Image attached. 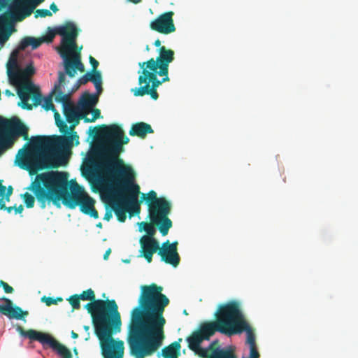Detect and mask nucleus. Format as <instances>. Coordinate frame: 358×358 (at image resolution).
<instances>
[{
    "mask_svg": "<svg viewBox=\"0 0 358 358\" xmlns=\"http://www.w3.org/2000/svg\"><path fill=\"white\" fill-rule=\"evenodd\" d=\"M41 301L43 302H45L46 306H50L52 305L56 304V301L55 300V299L52 297H50V296H43L41 298Z\"/></svg>",
    "mask_w": 358,
    "mask_h": 358,
    "instance_id": "obj_41",
    "label": "nucleus"
},
{
    "mask_svg": "<svg viewBox=\"0 0 358 358\" xmlns=\"http://www.w3.org/2000/svg\"><path fill=\"white\" fill-rule=\"evenodd\" d=\"M92 132L103 143L98 167L112 187L114 198L111 201V208L117 220L124 222L127 219V212L130 209L136 214L140 212L138 200L140 187L135 182V173L119 157L124 150L123 145L127 144L129 139L117 124H101L94 128Z\"/></svg>",
    "mask_w": 358,
    "mask_h": 358,
    "instance_id": "obj_1",
    "label": "nucleus"
},
{
    "mask_svg": "<svg viewBox=\"0 0 358 358\" xmlns=\"http://www.w3.org/2000/svg\"><path fill=\"white\" fill-rule=\"evenodd\" d=\"M35 5H30L29 0H13L8 6V10L0 15V17L15 25L31 15Z\"/></svg>",
    "mask_w": 358,
    "mask_h": 358,
    "instance_id": "obj_14",
    "label": "nucleus"
},
{
    "mask_svg": "<svg viewBox=\"0 0 358 358\" xmlns=\"http://www.w3.org/2000/svg\"><path fill=\"white\" fill-rule=\"evenodd\" d=\"M149 50H150L149 45H147V46H146V50H148V51Z\"/></svg>",
    "mask_w": 358,
    "mask_h": 358,
    "instance_id": "obj_64",
    "label": "nucleus"
},
{
    "mask_svg": "<svg viewBox=\"0 0 358 358\" xmlns=\"http://www.w3.org/2000/svg\"><path fill=\"white\" fill-rule=\"evenodd\" d=\"M22 197L27 208H31L34 206L35 199L34 196L29 194L28 192H26L22 195Z\"/></svg>",
    "mask_w": 358,
    "mask_h": 358,
    "instance_id": "obj_34",
    "label": "nucleus"
},
{
    "mask_svg": "<svg viewBox=\"0 0 358 358\" xmlns=\"http://www.w3.org/2000/svg\"><path fill=\"white\" fill-rule=\"evenodd\" d=\"M57 35L62 36L61 45L57 52L63 59L64 73L73 78L77 71L83 72L85 66L81 61L80 50L77 51L76 39L78 29L72 22H66L57 27Z\"/></svg>",
    "mask_w": 358,
    "mask_h": 358,
    "instance_id": "obj_6",
    "label": "nucleus"
},
{
    "mask_svg": "<svg viewBox=\"0 0 358 358\" xmlns=\"http://www.w3.org/2000/svg\"><path fill=\"white\" fill-rule=\"evenodd\" d=\"M173 11L165 12L159 15L156 19L150 23V28L162 34H170L176 31V28L174 24Z\"/></svg>",
    "mask_w": 358,
    "mask_h": 358,
    "instance_id": "obj_17",
    "label": "nucleus"
},
{
    "mask_svg": "<svg viewBox=\"0 0 358 358\" xmlns=\"http://www.w3.org/2000/svg\"><path fill=\"white\" fill-rule=\"evenodd\" d=\"M24 210L23 206L20 205L18 207L15 206V213H21Z\"/></svg>",
    "mask_w": 358,
    "mask_h": 358,
    "instance_id": "obj_49",
    "label": "nucleus"
},
{
    "mask_svg": "<svg viewBox=\"0 0 358 358\" xmlns=\"http://www.w3.org/2000/svg\"><path fill=\"white\" fill-rule=\"evenodd\" d=\"M52 111L54 112V117H55L56 124L63 121L61 119L60 114L58 113V111L55 108V110H52Z\"/></svg>",
    "mask_w": 358,
    "mask_h": 358,
    "instance_id": "obj_44",
    "label": "nucleus"
},
{
    "mask_svg": "<svg viewBox=\"0 0 358 358\" xmlns=\"http://www.w3.org/2000/svg\"><path fill=\"white\" fill-rule=\"evenodd\" d=\"M0 310L1 313L6 315L8 317L16 320H22L29 315L27 311L22 310L20 307L17 306H14L10 308L9 307H2Z\"/></svg>",
    "mask_w": 358,
    "mask_h": 358,
    "instance_id": "obj_28",
    "label": "nucleus"
},
{
    "mask_svg": "<svg viewBox=\"0 0 358 358\" xmlns=\"http://www.w3.org/2000/svg\"><path fill=\"white\" fill-rule=\"evenodd\" d=\"M55 300L56 301V304H57L58 302H62L63 299L62 297H57Z\"/></svg>",
    "mask_w": 358,
    "mask_h": 358,
    "instance_id": "obj_56",
    "label": "nucleus"
},
{
    "mask_svg": "<svg viewBox=\"0 0 358 358\" xmlns=\"http://www.w3.org/2000/svg\"><path fill=\"white\" fill-rule=\"evenodd\" d=\"M178 242L174 241L170 243L167 240L163 243L162 248L159 247L158 255L161 257L162 261L166 264L176 267L180 264V256L178 253Z\"/></svg>",
    "mask_w": 358,
    "mask_h": 358,
    "instance_id": "obj_18",
    "label": "nucleus"
},
{
    "mask_svg": "<svg viewBox=\"0 0 358 358\" xmlns=\"http://www.w3.org/2000/svg\"><path fill=\"white\" fill-rule=\"evenodd\" d=\"M50 9L53 12V13H57L59 9L57 6V5L55 3H52L50 6Z\"/></svg>",
    "mask_w": 358,
    "mask_h": 358,
    "instance_id": "obj_47",
    "label": "nucleus"
},
{
    "mask_svg": "<svg viewBox=\"0 0 358 358\" xmlns=\"http://www.w3.org/2000/svg\"><path fill=\"white\" fill-rule=\"evenodd\" d=\"M17 53H18V51H17V50H15V51L13 52L12 56H13V57H15L17 56Z\"/></svg>",
    "mask_w": 358,
    "mask_h": 358,
    "instance_id": "obj_58",
    "label": "nucleus"
},
{
    "mask_svg": "<svg viewBox=\"0 0 358 358\" xmlns=\"http://www.w3.org/2000/svg\"><path fill=\"white\" fill-rule=\"evenodd\" d=\"M95 201L87 194L79 204L80 210L85 215H88L94 219L99 217V213L94 208Z\"/></svg>",
    "mask_w": 358,
    "mask_h": 358,
    "instance_id": "obj_24",
    "label": "nucleus"
},
{
    "mask_svg": "<svg viewBox=\"0 0 358 358\" xmlns=\"http://www.w3.org/2000/svg\"><path fill=\"white\" fill-rule=\"evenodd\" d=\"M153 132L154 131L150 124L143 122H139L132 124L129 134L131 136H138L144 138L148 134H152Z\"/></svg>",
    "mask_w": 358,
    "mask_h": 358,
    "instance_id": "obj_22",
    "label": "nucleus"
},
{
    "mask_svg": "<svg viewBox=\"0 0 358 358\" xmlns=\"http://www.w3.org/2000/svg\"><path fill=\"white\" fill-rule=\"evenodd\" d=\"M111 253V249L110 248H108L104 253L103 255V259L105 260L108 259V256L110 255V254Z\"/></svg>",
    "mask_w": 358,
    "mask_h": 358,
    "instance_id": "obj_53",
    "label": "nucleus"
},
{
    "mask_svg": "<svg viewBox=\"0 0 358 358\" xmlns=\"http://www.w3.org/2000/svg\"><path fill=\"white\" fill-rule=\"evenodd\" d=\"M0 286L3 287L4 292L8 294H11L14 292V289L10 286L7 282L1 280Z\"/></svg>",
    "mask_w": 358,
    "mask_h": 358,
    "instance_id": "obj_40",
    "label": "nucleus"
},
{
    "mask_svg": "<svg viewBox=\"0 0 358 358\" xmlns=\"http://www.w3.org/2000/svg\"><path fill=\"white\" fill-rule=\"evenodd\" d=\"M161 43H161V41H160L159 39H157V40L155 41L154 45H155V46H156V47H159V48H160V47H162V46H161Z\"/></svg>",
    "mask_w": 358,
    "mask_h": 358,
    "instance_id": "obj_54",
    "label": "nucleus"
},
{
    "mask_svg": "<svg viewBox=\"0 0 358 358\" xmlns=\"http://www.w3.org/2000/svg\"><path fill=\"white\" fill-rule=\"evenodd\" d=\"M160 76H164L161 80L160 83H163L167 81H169V78L168 76V73L166 74H159Z\"/></svg>",
    "mask_w": 358,
    "mask_h": 358,
    "instance_id": "obj_48",
    "label": "nucleus"
},
{
    "mask_svg": "<svg viewBox=\"0 0 358 358\" xmlns=\"http://www.w3.org/2000/svg\"><path fill=\"white\" fill-rule=\"evenodd\" d=\"M1 210H6L8 213H10L13 209H15V206H9L7 207L5 206V208H0Z\"/></svg>",
    "mask_w": 358,
    "mask_h": 358,
    "instance_id": "obj_51",
    "label": "nucleus"
},
{
    "mask_svg": "<svg viewBox=\"0 0 358 358\" xmlns=\"http://www.w3.org/2000/svg\"><path fill=\"white\" fill-rule=\"evenodd\" d=\"M68 301L73 307V310H78L80 308V297L78 296V294L71 296L68 299Z\"/></svg>",
    "mask_w": 358,
    "mask_h": 358,
    "instance_id": "obj_33",
    "label": "nucleus"
},
{
    "mask_svg": "<svg viewBox=\"0 0 358 358\" xmlns=\"http://www.w3.org/2000/svg\"><path fill=\"white\" fill-rule=\"evenodd\" d=\"M73 351H74V353H76V355L78 354V352H77V349H76V348H75V349L73 350Z\"/></svg>",
    "mask_w": 358,
    "mask_h": 358,
    "instance_id": "obj_63",
    "label": "nucleus"
},
{
    "mask_svg": "<svg viewBox=\"0 0 358 358\" xmlns=\"http://www.w3.org/2000/svg\"><path fill=\"white\" fill-rule=\"evenodd\" d=\"M57 27H56L55 29L48 27L46 34L41 37L42 40H43V43L52 42L54 38L57 34Z\"/></svg>",
    "mask_w": 358,
    "mask_h": 358,
    "instance_id": "obj_32",
    "label": "nucleus"
},
{
    "mask_svg": "<svg viewBox=\"0 0 358 358\" xmlns=\"http://www.w3.org/2000/svg\"><path fill=\"white\" fill-rule=\"evenodd\" d=\"M154 253H143L142 256L146 259L148 263H151L152 261V255Z\"/></svg>",
    "mask_w": 358,
    "mask_h": 358,
    "instance_id": "obj_45",
    "label": "nucleus"
},
{
    "mask_svg": "<svg viewBox=\"0 0 358 358\" xmlns=\"http://www.w3.org/2000/svg\"><path fill=\"white\" fill-rule=\"evenodd\" d=\"M210 350V358H233L234 346L229 345L222 348L218 340H215L208 346Z\"/></svg>",
    "mask_w": 358,
    "mask_h": 358,
    "instance_id": "obj_20",
    "label": "nucleus"
},
{
    "mask_svg": "<svg viewBox=\"0 0 358 358\" xmlns=\"http://www.w3.org/2000/svg\"><path fill=\"white\" fill-rule=\"evenodd\" d=\"M84 329L86 331H88L89 329H90V327L89 326H84Z\"/></svg>",
    "mask_w": 358,
    "mask_h": 358,
    "instance_id": "obj_60",
    "label": "nucleus"
},
{
    "mask_svg": "<svg viewBox=\"0 0 358 358\" xmlns=\"http://www.w3.org/2000/svg\"><path fill=\"white\" fill-rule=\"evenodd\" d=\"M7 5V0H0V11L6 8Z\"/></svg>",
    "mask_w": 358,
    "mask_h": 358,
    "instance_id": "obj_50",
    "label": "nucleus"
},
{
    "mask_svg": "<svg viewBox=\"0 0 358 358\" xmlns=\"http://www.w3.org/2000/svg\"><path fill=\"white\" fill-rule=\"evenodd\" d=\"M35 73L32 63L24 69H17L12 75H9L11 83L17 88V93L21 102L19 103L22 108L31 110L33 106H38L41 103L42 95L38 87L30 80Z\"/></svg>",
    "mask_w": 358,
    "mask_h": 358,
    "instance_id": "obj_7",
    "label": "nucleus"
},
{
    "mask_svg": "<svg viewBox=\"0 0 358 358\" xmlns=\"http://www.w3.org/2000/svg\"><path fill=\"white\" fill-rule=\"evenodd\" d=\"M140 68L138 80L140 87L131 89V92L135 96L150 95L153 100H157L159 98L157 89L162 84L157 78L159 69L152 70L145 66Z\"/></svg>",
    "mask_w": 358,
    "mask_h": 358,
    "instance_id": "obj_13",
    "label": "nucleus"
},
{
    "mask_svg": "<svg viewBox=\"0 0 358 358\" xmlns=\"http://www.w3.org/2000/svg\"><path fill=\"white\" fill-rule=\"evenodd\" d=\"M180 341H182V338L164 347L161 353L157 355V357L160 358L162 356L164 358H178L180 355Z\"/></svg>",
    "mask_w": 358,
    "mask_h": 358,
    "instance_id": "obj_23",
    "label": "nucleus"
},
{
    "mask_svg": "<svg viewBox=\"0 0 358 358\" xmlns=\"http://www.w3.org/2000/svg\"><path fill=\"white\" fill-rule=\"evenodd\" d=\"M154 225L156 224H152L151 222L150 223L141 222L139 223L140 230L143 229L147 233L146 236H143V237H154V235L156 233V230L154 227Z\"/></svg>",
    "mask_w": 358,
    "mask_h": 358,
    "instance_id": "obj_30",
    "label": "nucleus"
},
{
    "mask_svg": "<svg viewBox=\"0 0 358 358\" xmlns=\"http://www.w3.org/2000/svg\"><path fill=\"white\" fill-rule=\"evenodd\" d=\"M223 317L222 334L232 336L245 331L246 343L249 345V347L257 345L254 331L245 319L237 301H232L223 304Z\"/></svg>",
    "mask_w": 358,
    "mask_h": 358,
    "instance_id": "obj_8",
    "label": "nucleus"
},
{
    "mask_svg": "<svg viewBox=\"0 0 358 358\" xmlns=\"http://www.w3.org/2000/svg\"><path fill=\"white\" fill-rule=\"evenodd\" d=\"M141 289L138 306L131 313L127 335L129 355L134 358L151 357L162 346L166 324L163 313L169 303L162 294L163 287L155 283L142 285Z\"/></svg>",
    "mask_w": 358,
    "mask_h": 358,
    "instance_id": "obj_2",
    "label": "nucleus"
},
{
    "mask_svg": "<svg viewBox=\"0 0 358 358\" xmlns=\"http://www.w3.org/2000/svg\"><path fill=\"white\" fill-rule=\"evenodd\" d=\"M195 352V354L198 355L201 358H210V352L208 350V348H203L201 346L199 347L198 350H192Z\"/></svg>",
    "mask_w": 358,
    "mask_h": 358,
    "instance_id": "obj_36",
    "label": "nucleus"
},
{
    "mask_svg": "<svg viewBox=\"0 0 358 358\" xmlns=\"http://www.w3.org/2000/svg\"><path fill=\"white\" fill-rule=\"evenodd\" d=\"M89 81H91L94 83L98 95L102 92V77L101 72H94V73L87 72L81 76L77 80L76 86V89H78L80 85H85Z\"/></svg>",
    "mask_w": 358,
    "mask_h": 358,
    "instance_id": "obj_21",
    "label": "nucleus"
},
{
    "mask_svg": "<svg viewBox=\"0 0 358 358\" xmlns=\"http://www.w3.org/2000/svg\"><path fill=\"white\" fill-rule=\"evenodd\" d=\"M80 300L90 301L85 308L91 315L94 334L99 337V333L109 334L121 331V315L115 300L96 299L94 292L92 289L83 291L80 295Z\"/></svg>",
    "mask_w": 358,
    "mask_h": 358,
    "instance_id": "obj_5",
    "label": "nucleus"
},
{
    "mask_svg": "<svg viewBox=\"0 0 358 358\" xmlns=\"http://www.w3.org/2000/svg\"><path fill=\"white\" fill-rule=\"evenodd\" d=\"M142 197L149 204V217L151 222L156 224L162 236L168 234L172 227V221L168 217L171 211V204L165 198H157L154 190H150L147 196Z\"/></svg>",
    "mask_w": 358,
    "mask_h": 358,
    "instance_id": "obj_9",
    "label": "nucleus"
},
{
    "mask_svg": "<svg viewBox=\"0 0 358 358\" xmlns=\"http://www.w3.org/2000/svg\"><path fill=\"white\" fill-rule=\"evenodd\" d=\"M17 31L15 25L0 17V43L4 44L13 33Z\"/></svg>",
    "mask_w": 358,
    "mask_h": 358,
    "instance_id": "obj_27",
    "label": "nucleus"
},
{
    "mask_svg": "<svg viewBox=\"0 0 358 358\" xmlns=\"http://www.w3.org/2000/svg\"><path fill=\"white\" fill-rule=\"evenodd\" d=\"M31 341H36L41 343L43 345H48L54 350L57 351V354L62 358H72L71 351L64 345L59 343L52 336H25Z\"/></svg>",
    "mask_w": 358,
    "mask_h": 358,
    "instance_id": "obj_19",
    "label": "nucleus"
},
{
    "mask_svg": "<svg viewBox=\"0 0 358 358\" xmlns=\"http://www.w3.org/2000/svg\"><path fill=\"white\" fill-rule=\"evenodd\" d=\"M129 1L132 2V3H135V4H137V3H140V2H141L142 0H129Z\"/></svg>",
    "mask_w": 358,
    "mask_h": 358,
    "instance_id": "obj_57",
    "label": "nucleus"
},
{
    "mask_svg": "<svg viewBox=\"0 0 358 358\" xmlns=\"http://www.w3.org/2000/svg\"><path fill=\"white\" fill-rule=\"evenodd\" d=\"M56 124L64 136H38L33 138L29 143H26L18 151L15 163L20 168L28 171L29 175H35L45 169L57 168L61 164L55 157L48 155L47 151L56 148L64 151L70 150L74 140L76 145L79 144V136L76 132L66 136L71 129L64 121Z\"/></svg>",
    "mask_w": 358,
    "mask_h": 358,
    "instance_id": "obj_3",
    "label": "nucleus"
},
{
    "mask_svg": "<svg viewBox=\"0 0 358 358\" xmlns=\"http://www.w3.org/2000/svg\"><path fill=\"white\" fill-rule=\"evenodd\" d=\"M90 112L92 114V117L91 118L87 117V115H85V122H94L96 119L99 118L101 116L100 110L98 108H92Z\"/></svg>",
    "mask_w": 358,
    "mask_h": 358,
    "instance_id": "obj_35",
    "label": "nucleus"
},
{
    "mask_svg": "<svg viewBox=\"0 0 358 358\" xmlns=\"http://www.w3.org/2000/svg\"><path fill=\"white\" fill-rule=\"evenodd\" d=\"M174 60V51L162 46L159 49V56L155 59L150 58L147 62H139L140 67L148 66L150 69H159V74L169 73V64Z\"/></svg>",
    "mask_w": 358,
    "mask_h": 358,
    "instance_id": "obj_16",
    "label": "nucleus"
},
{
    "mask_svg": "<svg viewBox=\"0 0 358 358\" xmlns=\"http://www.w3.org/2000/svg\"><path fill=\"white\" fill-rule=\"evenodd\" d=\"M215 317V321L201 323L199 328L187 337L186 341L191 350H198L202 342L210 340L215 332L219 331L222 334V329H224L223 305L220 306Z\"/></svg>",
    "mask_w": 358,
    "mask_h": 358,
    "instance_id": "obj_11",
    "label": "nucleus"
},
{
    "mask_svg": "<svg viewBox=\"0 0 358 358\" xmlns=\"http://www.w3.org/2000/svg\"><path fill=\"white\" fill-rule=\"evenodd\" d=\"M6 94H8V95H13L10 90H6Z\"/></svg>",
    "mask_w": 358,
    "mask_h": 358,
    "instance_id": "obj_59",
    "label": "nucleus"
},
{
    "mask_svg": "<svg viewBox=\"0 0 358 358\" xmlns=\"http://www.w3.org/2000/svg\"><path fill=\"white\" fill-rule=\"evenodd\" d=\"M96 226L99 227H101V223L99 222Z\"/></svg>",
    "mask_w": 358,
    "mask_h": 358,
    "instance_id": "obj_62",
    "label": "nucleus"
},
{
    "mask_svg": "<svg viewBox=\"0 0 358 358\" xmlns=\"http://www.w3.org/2000/svg\"><path fill=\"white\" fill-rule=\"evenodd\" d=\"M97 102L98 95L85 92L79 100L78 105L80 109H82L83 111L86 112L87 115H88Z\"/></svg>",
    "mask_w": 358,
    "mask_h": 358,
    "instance_id": "obj_25",
    "label": "nucleus"
},
{
    "mask_svg": "<svg viewBox=\"0 0 358 358\" xmlns=\"http://www.w3.org/2000/svg\"><path fill=\"white\" fill-rule=\"evenodd\" d=\"M71 337L74 339L78 338V334L77 333L74 332L73 331H71Z\"/></svg>",
    "mask_w": 358,
    "mask_h": 358,
    "instance_id": "obj_55",
    "label": "nucleus"
},
{
    "mask_svg": "<svg viewBox=\"0 0 358 358\" xmlns=\"http://www.w3.org/2000/svg\"><path fill=\"white\" fill-rule=\"evenodd\" d=\"M13 64H14L15 66H17V61H16L15 58H13Z\"/></svg>",
    "mask_w": 358,
    "mask_h": 358,
    "instance_id": "obj_61",
    "label": "nucleus"
},
{
    "mask_svg": "<svg viewBox=\"0 0 358 358\" xmlns=\"http://www.w3.org/2000/svg\"><path fill=\"white\" fill-rule=\"evenodd\" d=\"M45 0H32V1H29L30 5H35V6L39 3H41Z\"/></svg>",
    "mask_w": 358,
    "mask_h": 358,
    "instance_id": "obj_52",
    "label": "nucleus"
},
{
    "mask_svg": "<svg viewBox=\"0 0 358 358\" xmlns=\"http://www.w3.org/2000/svg\"><path fill=\"white\" fill-rule=\"evenodd\" d=\"M68 178L66 172L58 171L36 174L27 189L34 193L42 209L46 207V201L52 202L55 206L60 207V201L70 209H74L79 206L87 193L77 183L69 192Z\"/></svg>",
    "mask_w": 358,
    "mask_h": 358,
    "instance_id": "obj_4",
    "label": "nucleus"
},
{
    "mask_svg": "<svg viewBox=\"0 0 358 358\" xmlns=\"http://www.w3.org/2000/svg\"><path fill=\"white\" fill-rule=\"evenodd\" d=\"M139 243L142 254L155 253L159 251V242L154 237H141Z\"/></svg>",
    "mask_w": 358,
    "mask_h": 358,
    "instance_id": "obj_26",
    "label": "nucleus"
},
{
    "mask_svg": "<svg viewBox=\"0 0 358 358\" xmlns=\"http://www.w3.org/2000/svg\"><path fill=\"white\" fill-rule=\"evenodd\" d=\"M113 217L112 211L110 210H107L105 213L103 219L106 221H110Z\"/></svg>",
    "mask_w": 358,
    "mask_h": 358,
    "instance_id": "obj_46",
    "label": "nucleus"
},
{
    "mask_svg": "<svg viewBox=\"0 0 358 358\" xmlns=\"http://www.w3.org/2000/svg\"><path fill=\"white\" fill-rule=\"evenodd\" d=\"M13 189L12 186H8V187L7 188V190L3 196H5V199L7 201H10V196L13 194Z\"/></svg>",
    "mask_w": 358,
    "mask_h": 358,
    "instance_id": "obj_42",
    "label": "nucleus"
},
{
    "mask_svg": "<svg viewBox=\"0 0 358 358\" xmlns=\"http://www.w3.org/2000/svg\"><path fill=\"white\" fill-rule=\"evenodd\" d=\"M43 40L41 38H34L31 36L24 37L18 45V50H24L28 46H31L33 50L38 48L42 43Z\"/></svg>",
    "mask_w": 358,
    "mask_h": 358,
    "instance_id": "obj_29",
    "label": "nucleus"
},
{
    "mask_svg": "<svg viewBox=\"0 0 358 358\" xmlns=\"http://www.w3.org/2000/svg\"><path fill=\"white\" fill-rule=\"evenodd\" d=\"M52 14L50 10L48 9H38L35 12V17H45L52 16Z\"/></svg>",
    "mask_w": 358,
    "mask_h": 358,
    "instance_id": "obj_37",
    "label": "nucleus"
},
{
    "mask_svg": "<svg viewBox=\"0 0 358 358\" xmlns=\"http://www.w3.org/2000/svg\"><path fill=\"white\" fill-rule=\"evenodd\" d=\"M7 190L6 186L2 185V180H0V208H5V203L3 201V196Z\"/></svg>",
    "mask_w": 358,
    "mask_h": 358,
    "instance_id": "obj_38",
    "label": "nucleus"
},
{
    "mask_svg": "<svg viewBox=\"0 0 358 358\" xmlns=\"http://www.w3.org/2000/svg\"><path fill=\"white\" fill-rule=\"evenodd\" d=\"M20 136L29 139L28 129L17 117L4 119L0 117V155L10 148Z\"/></svg>",
    "mask_w": 358,
    "mask_h": 358,
    "instance_id": "obj_10",
    "label": "nucleus"
},
{
    "mask_svg": "<svg viewBox=\"0 0 358 358\" xmlns=\"http://www.w3.org/2000/svg\"><path fill=\"white\" fill-rule=\"evenodd\" d=\"M66 75L67 74L63 71L58 72V82L55 84V90L58 92L55 101L63 103L64 115L66 120L71 124L70 129L73 130L79 124L80 120L83 119L85 120L87 113L80 109L79 105L78 106H74L72 102L69 101L68 96L63 94L61 87L66 84Z\"/></svg>",
    "mask_w": 358,
    "mask_h": 358,
    "instance_id": "obj_12",
    "label": "nucleus"
},
{
    "mask_svg": "<svg viewBox=\"0 0 358 358\" xmlns=\"http://www.w3.org/2000/svg\"><path fill=\"white\" fill-rule=\"evenodd\" d=\"M116 333L104 335L99 333V340L101 354L103 358H123L124 352V342L122 340H115L113 337Z\"/></svg>",
    "mask_w": 358,
    "mask_h": 358,
    "instance_id": "obj_15",
    "label": "nucleus"
},
{
    "mask_svg": "<svg viewBox=\"0 0 358 358\" xmlns=\"http://www.w3.org/2000/svg\"><path fill=\"white\" fill-rule=\"evenodd\" d=\"M90 63L92 67V70L91 71V73H94V72H100L99 71L97 70V67L99 64V62L94 59L92 56H90Z\"/></svg>",
    "mask_w": 358,
    "mask_h": 358,
    "instance_id": "obj_39",
    "label": "nucleus"
},
{
    "mask_svg": "<svg viewBox=\"0 0 358 358\" xmlns=\"http://www.w3.org/2000/svg\"><path fill=\"white\" fill-rule=\"evenodd\" d=\"M2 299L5 301L6 305L0 306V307H9L10 308L14 306L12 301L9 299L3 297Z\"/></svg>",
    "mask_w": 358,
    "mask_h": 358,
    "instance_id": "obj_43",
    "label": "nucleus"
},
{
    "mask_svg": "<svg viewBox=\"0 0 358 358\" xmlns=\"http://www.w3.org/2000/svg\"><path fill=\"white\" fill-rule=\"evenodd\" d=\"M57 93L58 92L55 91V89L52 92V93L47 97L44 98L43 103L42 107L47 111L48 110H55V106L52 103V94Z\"/></svg>",
    "mask_w": 358,
    "mask_h": 358,
    "instance_id": "obj_31",
    "label": "nucleus"
}]
</instances>
